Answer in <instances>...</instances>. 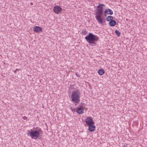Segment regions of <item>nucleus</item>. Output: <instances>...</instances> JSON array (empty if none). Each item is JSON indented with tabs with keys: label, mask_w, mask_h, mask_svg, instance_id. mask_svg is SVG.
<instances>
[{
	"label": "nucleus",
	"mask_w": 147,
	"mask_h": 147,
	"mask_svg": "<svg viewBox=\"0 0 147 147\" xmlns=\"http://www.w3.org/2000/svg\"><path fill=\"white\" fill-rule=\"evenodd\" d=\"M19 70L20 69H16L15 70V71H14V73H17V71H19Z\"/></svg>",
	"instance_id": "obj_18"
},
{
	"label": "nucleus",
	"mask_w": 147,
	"mask_h": 147,
	"mask_svg": "<svg viewBox=\"0 0 147 147\" xmlns=\"http://www.w3.org/2000/svg\"><path fill=\"white\" fill-rule=\"evenodd\" d=\"M87 34V31L86 30H84L82 32V34L83 35H84Z\"/></svg>",
	"instance_id": "obj_15"
},
{
	"label": "nucleus",
	"mask_w": 147,
	"mask_h": 147,
	"mask_svg": "<svg viewBox=\"0 0 147 147\" xmlns=\"http://www.w3.org/2000/svg\"><path fill=\"white\" fill-rule=\"evenodd\" d=\"M85 122L86 124L88 125H93L94 124V122H93L91 117H87L86 119Z\"/></svg>",
	"instance_id": "obj_6"
},
{
	"label": "nucleus",
	"mask_w": 147,
	"mask_h": 147,
	"mask_svg": "<svg viewBox=\"0 0 147 147\" xmlns=\"http://www.w3.org/2000/svg\"><path fill=\"white\" fill-rule=\"evenodd\" d=\"M76 112L79 114H82L84 113V109L82 107H77Z\"/></svg>",
	"instance_id": "obj_9"
},
{
	"label": "nucleus",
	"mask_w": 147,
	"mask_h": 147,
	"mask_svg": "<svg viewBox=\"0 0 147 147\" xmlns=\"http://www.w3.org/2000/svg\"><path fill=\"white\" fill-rule=\"evenodd\" d=\"M30 4H31V5H33V3H32V2H31V3Z\"/></svg>",
	"instance_id": "obj_20"
},
{
	"label": "nucleus",
	"mask_w": 147,
	"mask_h": 147,
	"mask_svg": "<svg viewBox=\"0 0 147 147\" xmlns=\"http://www.w3.org/2000/svg\"><path fill=\"white\" fill-rule=\"evenodd\" d=\"M53 10L55 13L59 14L61 12L62 9L59 6L56 5L53 7Z\"/></svg>",
	"instance_id": "obj_5"
},
{
	"label": "nucleus",
	"mask_w": 147,
	"mask_h": 147,
	"mask_svg": "<svg viewBox=\"0 0 147 147\" xmlns=\"http://www.w3.org/2000/svg\"><path fill=\"white\" fill-rule=\"evenodd\" d=\"M23 119L24 120H27L28 119V118L26 116H24L23 117Z\"/></svg>",
	"instance_id": "obj_17"
},
{
	"label": "nucleus",
	"mask_w": 147,
	"mask_h": 147,
	"mask_svg": "<svg viewBox=\"0 0 147 147\" xmlns=\"http://www.w3.org/2000/svg\"><path fill=\"white\" fill-rule=\"evenodd\" d=\"M96 127L94 125H89L88 129L90 132H93L95 130Z\"/></svg>",
	"instance_id": "obj_10"
},
{
	"label": "nucleus",
	"mask_w": 147,
	"mask_h": 147,
	"mask_svg": "<svg viewBox=\"0 0 147 147\" xmlns=\"http://www.w3.org/2000/svg\"><path fill=\"white\" fill-rule=\"evenodd\" d=\"M72 111H73H73H74V110H72Z\"/></svg>",
	"instance_id": "obj_21"
},
{
	"label": "nucleus",
	"mask_w": 147,
	"mask_h": 147,
	"mask_svg": "<svg viewBox=\"0 0 147 147\" xmlns=\"http://www.w3.org/2000/svg\"><path fill=\"white\" fill-rule=\"evenodd\" d=\"M33 30L34 32L37 33H39L42 31V29L41 27L36 26H34Z\"/></svg>",
	"instance_id": "obj_8"
},
{
	"label": "nucleus",
	"mask_w": 147,
	"mask_h": 147,
	"mask_svg": "<svg viewBox=\"0 0 147 147\" xmlns=\"http://www.w3.org/2000/svg\"><path fill=\"white\" fill-rule=\"evenodd\" d=\"M98 5L100 6L101 7H104L105 6V5L104 4H101L100 3H99Z\"/></svg>",
	"instance_id": "obj_16"
},
{
	"label": "nucleus",
	"mask_w": 147,
	"mask_h": 147,
	"mask_svg": "<svg viewBox=\"0 0 147 147\" xmlns=\"http://www.w3.org/2000/svg\"><path fill=\"white\" fill-rule=\"evenodd\" d=\"M81 93L79 89L73 91L70 97L71 101L74 103L75 106L80 102Z\"/></svg>",
	"instance_id": "obj_2"
},
{
	"label": "nucleus",
	"mask_w": 147,
	"mask_h": 147,
	"mask_svg": "<svg viewBox=\"0 0 147 147\" xmlns=\"http://www.w3.org/2000/svg\"><path fill=\"white\" fill-rule=\"evenodd\" d=\"M72 111H73H73H74V110H72Z\"/></svg>",
	"instance_id": "obj_22"
},
{
	"label": "nucleus",
	"mask_w": 147,
	"mask_h": 147,
	"mask_svg": "<svg viewBox=\"0 0 147 147\" xmlns=\"http://www.w3.org/2000/svg\"><path fill=\"white\" fill-rule=\"evenodd\" d=\"M87 42L90 44H95L96 42L99 40L98 37L96 35H94L91 33H89L85 38Z\"/></svg>",
	"instance_id": "obj_4"
},
{
	"label": "nucleus",
	"mask_w": 147,
	"mask_h": 147,
	"mask_svg": "<svg viewBox=\"0 0 147 147\" xmlns=\"http://www.w3.org/2000/svg\"><path fill=\"white\" fill-rule=\"evenodd\" d=\"M115 32L118 36H120L121 33L119 31L116 30Z\"/></svg>",
	"instance_id": "obj_14"
},
{
	"label": "nucleus",
	"mask_w": 147,
	"mask_h": 147,
	"mask_svg": "<svg viewBox=\"0 0 147 147\" xmlns=\"http://www.w3.org/2000/svg\"><path fill=\"white\" fill-rule=\"evenodd\" d=\"M98 73L99 75H102L104 74L105 71L103 69H100L98 70Z\"/></svg>",
	"instance_id": "obj_13"
},
{
	"label": "nucleus",
	"mask_w": 147,
	"mask_h": 147,
	"mask_svg": "<svg viewBox=\"0 0 147 147\" xmlns=\"http://www.w3.org/2000/svg\"><path fill=\"white\" fill-rule=\"evenodd\" d=\"M116 22L114 20H111L109 23V25L111 26H114L116 24Z\"/></svg>",
	"instance_id": "obj_11"
},
{
	"label": "nucleus",
	"mask_w": 147,
	"mask_h": 147,
	"mask_svg": "<svg viewBox=\"0 0 147 147\" xmlns=\"http://www.w3.org/2000/svg\"><path fill=\"white\" fill-rule=\"evenodd\" d=\"M76 75L77 77H80L79 75H78L77 73H76Z\"/></svg>",
	"instance_id": "obj_19"
},
{
	"label": "nucleus",
	"mask_w": 147,
	"mask_h": 147,
	"mask_svg": "<svg viewBox=\"0 0 147 147\" xmlns=\"http://www.w3.org/2000/svg\"><path fill=\"white\" fill-rule=\"evenodd\" d=\"M42 131L40 128L37 127L34 128L33 130H28V133L32 139H36L39 137L40 134L42 133Z\"/></svg>",
	"instance_id": "obj_3"
},
{
	"label": "nucleus",
	"mask_w": 147,
	"mask_h": 147,
	"mask_svg": "<svg viewBox=\"0 0 147 147\" xmlns=\"http://www.w3.org/2000/svg\"><path fill=\"white\" fill-rule=\"evenodd\" d=\"M103 13L104 16L106 17L107 14L110 15H113V11L111 9L107 8L105 9Z\"/></svg>",
	"instance_id": "obj_7"
},
{
	"label": "nucleus",
	"mask_w": 147,
	"mask_h": 147,
	"mask_svg": "<svg viewBox=\"0 0 147 147\" xmlns=\"http://www.w3.org/2000/svg\"><path fill=\"white\" fill-rule=\"evenodd\" d=\"M97 9L95 13V18L98 24L103 25L105 22V18L103 16L104 13L103 7L98 5Z\"/></svg>",
	"instance_id": "obj_1"
},
{
	"label": "nucleus",
	"mask_w": 147,
	"mask_h": 147,
	"mask_svg": "<svg viewBox=\"0 0 147 147\" xmlns=\"http://www.w3.org/2000/svg\"><path fill=\"white\" fill-rule=\"evenodd\" d=\"M113 19V16H107L106 18V20L107 21L110 22L111 20H112Z\"/></svg>",
	"instance_id": "obj_12"
}]
</instances>
